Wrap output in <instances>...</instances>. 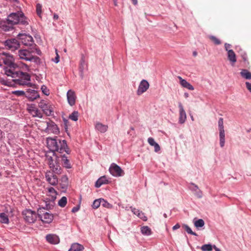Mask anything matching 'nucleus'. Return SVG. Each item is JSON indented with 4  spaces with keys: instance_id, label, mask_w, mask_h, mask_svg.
<instances>
[{
    "instance_id": "obj_1",
    "label": "nucleus",
    "mask_w": 251,
    "mask_h": 251,
    "mask_svg": "<svg viewBox=\"0 0 251 251\" xmlns=\"http://www.w3.org/2000/svg\"><path fill=\"white\" fill-rule=\"evenodd\" d=\"M28 24V19L23 12L20 11L11 13L8 16L6 21H1L0 28L4 31H9L13 29L15 25H27Z\"/></svg>"
},
{
    "instance_id": "obj_2",
    "label": "nucleus",
    "mask_w": 251,
    "mask_h": 251,
    "mask_svg": "<svg viewBox=\"0 0 251 251\" xmlns=\"http://www.w3.org/2000/svg\"><path fill=\"white\" fill-rule=\"evenodd\" d=\"M47 143L48 148L52 153L53 156L57 155L55 151H57L60 153L65 152L68 154H70L71 153V150L65 140L58 139L57 137L56 138L49 137L47 139Z\"/></svg>"
},
{
    "instance_id": "obj_3",
    "label": "nucleus",
    "mask_w": 251,
    "mask_h": 251,
    "mask_svg": "<svg viewBox=\"0 0 251 251\" xmlns=\"http://www.w3.org/2000/svg\"><path fill=\"white\" fill-rule=\"evenodd\" d=\"M51 171H48L46 173L45 177L46 180L52 186H55L57 184L58 180L57 176L55 174H61L62 173L61 167L58 164L57 159L53 164H50L49 166Z\"/></svg>"
},
{
    "instance_id": "obj_4",
    "label": "nucleus",
    "mask_w": 251,
    "mask_h": 251,
    "mask_svg": "<svg viewBox=\"0 0 251 251\" xmlns=\"http://www.w3.org/2000/svg\"><path fill=\"white\" fill-rule=\"evenodd\" d=\"M2 61V63L7 66L4 68L5 74L7 76H10L8 72L10 70L12 73L14 72L15 70L18 69V67L16 64L14 63V58L12 55L9 53L3 52L0 54V61Z\"/></svg>"
},
{
    "instance_id": "obj_5",
    "label": "nucleus",
    "mask_w": 251,
    "mask_h": 251,
    "mask_svg": "<svg viewBox=\"0 0 251 251\" xmlns=\"http://www.w3.org/2000/svg\"><path fill=\"white\" fill-rule=\"evenodd\" d=\"M37 215L42 222L46 224H50L53 219V215L46 211L45 207H39L37 210Z\"/></svg>"
},
{
    "instance_id": "obj_6",
    "label": "nucleus",
    "mask_w": 251,
    "mask_h": 251,
    "mask_svg": "<svg viewBox=\"0 0 251 251\" xmlns=\"http://www.w3.org/2000/svg\"><path fill=\"white\" fill-rule=\"evenodd\" d=\"M24 220L27 223L31 224L35 222L37 219V214L34 211L29 209H25L22 212Z\"/></svg>"
},
{
    "instance_id": "obj_7",
    "label": "nucleus",
    "mask_w": 251,
    "mask_h": 251,
    "mask_svg": "<svg viewBox=\"0 0 251 251\" xmlns=\"http://www.w3.org/2000/svg\"><path fill=\"white\" fill-rule=\"evenodd\" d=\"M3 45L6 49L12 51H15L20 47L19 42L15 38L7 39L4 42Z\"/></svg>"
},
{
    "instance_id": "obj_8",
    "label": "nucleus",
    "mask_w": 251,
    "mask_h": 251,
    "mask_svg": "<svg viewBox=\"0 0 251 251\" xmlns=\"http://www.w3.org/2000/svg\"><path fill=\"white\" fill-rule=\"evenodd\" d=\"M18 38L21 40L22 43L25 46H31L34 42L32 37L29 34L19 33L18 35Z\"/></svg>"
},
{
    "instance_id": "obj_9",
    "label": "nucleus",
    "mask_w": 251,
    "mask_h": 251,
    "mask_svg": "<svg viewBox=\"0 0 251 251\" xmlns=\"http://www.w3.org/2000/svg\"><path fill=\"white\" fill-rule=\"evenodd\" d=\"M109 171L110 173L114 176H120L124 175L123 171L121 168L114 163L110 166Z\"/></svg>"
},
{
    "instance_id": "obj_10",
    "label": "nucleus",
    "mask_w": 251,
    "mask_h": 251,
    "mask_svg": "<svg viewBox=\"0 0 251 251\" xmlns=\"http://www.w3.org/2000/svg\"><path fill=\"white\" fill-rule=\"evenodd\" d=\"M39 97V94L36 90L29 88L26 91L25 97L29 101H33Z\"/></svg>"
},
{
    "instance_id": "obj_11",
    "label": "nucleus",
    "mask_w": 251,
    "mask_h": 251,
    "mask_svg": "<svg viewBox=\"0 0 251 251\" xmlns=\"http://www.w3.org/2000/svg\"><path fill=\"white\" fill-rule=\"evenodd\" d=\"M39 107L41 108L45 114L48 116L52 115V110L51 107L44 100H41L39 103Z\"/></svg>"
},
{
    "instance_id": "obj_12",
    "label": "nucleus",
    "mask_w": 251,
    "mask_h": 251,
    "mask_svg": "<svg viewBox=\"0 0 251 251\" xmlns=\"http://www.w3.org/2000/svg\"><path fill=\"white\" fill-rule=\"evenodd\" d=\"M149 82L146 80L143 79L140 82L137 90V95L140 96L145 92L149 89Z\"/></svg>"
},
{
    "instance_id": "obj_13",
    "label": "nucleus",
    "mask_w": 251,
    "mask_h": 251,
    "mask_svg": "<svg viewBox=\"0 0 251 251\" xmlns=\"http://www.w3.org/2000/svg\"><path fill=\"white\" fill-rule=\"evenodd\" d=\"M30 77H31L30 75H26L25 77V79L24 80L23 79H21V78L17 77L14 78V79H13V80L15 82V83L20 85L31 86V83L30 82Z\"/></svg>"
},
{
    "instance_id": "obj_14",
    "label": "nucleus",
    "mask_w": 251,
    "mask_h": 251,
    "mask_svg": "<svg viewBox=\"0 0 251 251\" xmlns=\"http://www.w3.org/2000/svg\"><path fill=\"white\" fill-rule=\"evenodd\" d=\"M56 159L59 161V159L61 158V162L62 166L67 169H71L72 167L70 160L65 154L60 155L59 156L56 155Z\"/></svg>"
},
{
    "instance_id": "obj_15",
    "label": "nucleus",
    "mask_w": 251,
    "mask_h": 251,
    "mask_svg": "<svg viewBox=\"0 0 251 251\" xmlns=\"http://www.w3.org/2000/svg\"><path fill=\"white\" fill-rule=\"evenodd\" d=\"M12 71L10 70L8 72V74H10L9 76H11L12 78H17L19 77L21 79H23L24 80L25 78L26 75H30L29 74L27 73H24L20 71L19 69L15 70L14 72L12 73Z\"/></svg>"
},
{
    "instance_id": "obj_16",
    "label": "nucleus",
    "mask_w": 251,
    "mask_h": 251,
    "mask_svg": "<svg viewBox=\"0 0 251 251\" xmlns=\"http://www.w3.org/2000/svg\"><path fill=\"white\" fill-rule=\"evenodd\" d=\"M28 110L29 113L34 117H38L42 118L43 114L41 111L36 108L34 104H31L28 107Z\"/></svg>"
},
{
    "instance_id": "obj_17",
    "label": "nucleus",
    "mask_w": 251,
    "mask_h": 251,
    "mask_svg": "<svg viewBox=\"0 0 251 251\" xmlns=\"http://www.w3.org/2000/svg\"><path fill=\"white\" fill-rule=\"evenodd\" d=\"M18 55L21 59L30 61L32 54L27 50H21L18 51Z\"/></svg>"
},
{
    "instance_id": "obj_18",
    "label": "nucleus",
    "mask_w": 251,
    "mask_h": 251,
    "mask_svg": "<svg viewBox=\"0 0 251 251\" xmlns=\"http://www.w3.org/2000/svg\"><path fill=\"white\" fill-rule=\"evenodd\" d=\"M67 98L68 103L71 106H73L75 103L76 97L75 93L72 90H69L67 93Z\"/></svg>"
},
{
    "instance_id": "obj_19",
    "label": "nucleus",
    "mask_w": 251,
    "mask_h": 251,
    "mask_svg": "<svg viewBox=\"0 0 251 251\" xmlns=\"http://www.w3.org/2000/svg\"><path fill=\"white\" fill-rule=\"evenodd\" d=\"M178 107L179 112L178 122L180 124H183L186 121V114L183 108V105L180 102L178 103Z\"/></svg>"
},
{
    "instance_id": "obj_20",
    "label": "nucleus",
    "mask_w": 251,
    "mask_h": 251,
    "mask_svg": "<svg viewBox=\"0 0 251 251\" xmlns=\"http://www.w3.org/2000/svg\"><path fill=\"white\" fill-rule=\"evenodd\" d=\"M46 239L49 243L51 244H57L60 241L59 237L55 234H48L46 235Z\"/></svg>"
},
{
    "instance_id": "obj_21",
    "label": "nucleus",
    "mask_w": 251,
    "mask_h": 251,
    "mask_svg": "<svg viewBox=\"0 0 251 251\" xmlns=\"http://www.w3.org/2000/svg\"><path fill=\"white\" fill-rule=\"evenodd\" d=\"M108 126L100 122H97L95 124V129L100 133H105L108 129Z\"/></svg>"
},
{
    "instance_id": "obj_22",
    "label": "nucleus",
    "mask_w": 251,
    "mask_h": 251,
    "mask_svg": "<svg viewBox=\"0 0 251 251\" xmlns=\"http://www.w3.org/2000/svg\"><path fill=\"white\" fill-rule=\"evenodd\" d=\"M177 78L180 80V85L184 88H186L190 90H193L194 87L185 79H183L181 76H178Z\"/></svg>"
},
{
    "instance_id": "obj_23",
    "label": "nucleus",
    "mask_w": 251,
    "mask_h": 251,
    "mask_svg": "<svg viewBox=\"0 0 251 251\" xmlns=\"http://www.w3.org/2000/svg\"><path fill=\"white\" fill-rule=\"evenodd\" d=\"M47 128L54 133L58 134L59 132V129L57 126L54 123H47Z\"/></svg>"
},
{
    "instance_id": "obj_24",
    "label": "nucleus",
    "mask_w": 251,
    "mask_h": 251,
    "mask_svg": "<svg viewBox=\"0 0 251 251\" xmlns=\"http://www.w3.org/2000/svg\"><path fill=\"white\" fill-rule=\"evenodd\" d=\"M108 180L107 179L105 176H102L100 177L95 183V187L96 188L100 187L102 185L107 184Z\"/></svg>"
},
{
    "instance_id": "obj_25",
    "label": "nucleus",
    "mask_w": 251,
    "mask_h": 251,
    "mask_svg": "<svg viewBox=\"0 0 251 251\" xmlns=\"http://www.w3.org/2000/svg\"><path fill=\"white\" fill-rule=\"evenodd\" d=\"M227 58L232 65H233L237 61L236 54L232 50H228Z\"/></svg>"
},
{
    "instance_id": "obj_26",
    "label": "nucleus",
    "mask_w": 251,
    "mask_h": 251,
    "mask_svg": "<svg viewBox=\"0 0 251 251\" xmlns=\"http://www.w3.org/2000/svg\"><path fill=\"white\" fill-rule=\"evenodd\" d=\"M84 249L83 246L78 243H75L72 244L68 251H81Z\"/></svg>"
},
{
    "instance_id": "obj_27",
    "label": "nucleus",
    "mask_w": 251,
    "mask_h": 251,
    "mask_svg": "<svg viewBox=\"0 0 251 251\" xmlns=\"http://www.w3.org/2000/svg\"><path fill=\"white\" fill-rule=\"evenodd\" d=\"M220 145L221 147L223 148L225 146V132L224 129H219Z\"/></svg>"
},
{
    "instance_id": "obj_28",
    "label": "nucleus",
    "mask_w": 251,
    "mask_h": 251,
    "mask_svg": "<svg viewBox=\"0 0 251 251\" xmlns=\"http://www.w3.org/2000/svg\"><path fill=\"white\" fill-rule=\"evenodd\" d=\"M193 223L194 226L197 228L200 229L204 226V222L201 219H197L196 218L194 219Z\"/></svg>"
},
{
    "instance_id": "obj_29",
    "label": "nucleus",
    "mask_w": 251,
    "mask_h": 251,
    "mask_svg": "<svg viewBox=\"0 0 251 251\" xmlns=\"http://www.w3.org/2000/svg\"><path fill=\"white\" fill-rule=\"evenodd\" d=\"M0 223L4 224H8L9 223L8 216L4 212L0 213Z\"/></svg>"
},
{
    "instance_id": "obj_30",
    "label": "nucleus",
    "mask_w": 251,
    "mask_h": 251,
    "mask_svg": "<svg viewBox=\"0 0 251 251\" xmlns=\"http://www.w3.org/2000/svg\"><path fill=\"white\" fill-rule=\"evenodd\" d=\"M240 75L242 77L246 79H251V73L247 69H242Z\"/></svg>"
},
{
    "instance_id": "obj_31",
    "label": "nucleus",
    "mask_w": 251,
    "mask_h": 251,
    "mask_svg": "<svg viewBox=\"0 0 251 251\" xmlns=\"http://www.w3.org/2000/svg\"><path fill=\"white\" fill-rule=\"evenodd\" d=\"M141 232L144 235L149 236L151 234V230L149 226H143L141 228Z\"/></svg>"
},
{
    "instance_id": "obj_32",
    "label": "nucleus",
    "mask_w": 251,
    "mask_h": 251,
    "mask_svg": "<svg viewBox=\"0 0 251 251\" xmlns=\"http://www.w3.org/2000/svg\"><path fill=\"white\" fill-rule=\"evenodd\" d=\"M61 182L62 188H66L68 183V178L66 175L62 176L61 178Z\"/></svg>"
},
{
    "instance_id": "obj_33",
    "label": "nucleus",
    "mask_w": 251,
    "mask_h": 251,
    "mask_svg": "<svg viewBox=\"0 0 251 251\" xmlns=\"http://www.w3.org/2000/svg\"><path fill=\"white\" fill-rule=\"evenodd\" d=\"M85 61L83 58H82L80 62L79 70L80 73V76L81 78H83V71L84 70Z\"/></svg>"
},
{
    "instance_id": "obj_34",
    "label": "nucleus",
    "mask_w": 251,
    "mask_h": 251,
    "mask_svg": "<svg viewBox=\"0 0 251 251\" xmlns=\"http://www.w3.org/2000/svg\"><path fill=\"white\" fill-rule=\"evenodd\" d=\"M78 112L77 111H74L70 115L69 119L73 121H77L78 117Z\"/></svg>"
},
{
    "instance_id": "obj_35",
    "label": "nucleus",
    "mask_w": 251,
    "mask_h": 251,
    "mask_svg": "<svg viewBox=\"0 0 251 251\" xmlns=\"http://www.w3.org/2000/svg\"><path fill=\"white\" fill-rule=\"evenodd\" d=\"M182 227L185 229V231L188 234H191V235H194L196 236H198V234L196 232H193L191 228L187 225L183 224V225H182Z\"/></svg>"
},
{
    "instance_id": "obj_36",
    "label": "nucleus",
    "mask_w": 251,
    "mask_h": 251,
    "mask_svg": "<svg viewBox=\"0 0 251 251\" xmlns=\"http://www.w3.org/2000/svg\"><path fill=\"white\" fill-rule=\"evenodd\" d=\"M100 202L101 205L103 207L107 208H112L113 206L111 204L109 203L107 201L103 199H100Z\"/></svg>"
},
{
    "instance_id": "obj_37",
    "label": "nucleus",
    "mask_w": 251,
    "mask_h": 251,
    "mask_svg": "<svg viewBox=\"0 0 251 251\" xmlns=\"http://www.w3.org/2000/svg\"><path fill=\"white\" fill-rule=\"evenodd\" d=\"M67 202V199L66 197H62L61 199L58 201V204L61 207H64Z\"/></svg>"
},
{
    "instance_id": "obj_38",
    "label": "nucleus",
    "mask_w": 251,
    "mask_h": 251,
    "mask_svg": "<svg viewBox=\"0 0 251 251\" xmlns=\"http://www.w3.org/2000/svg\"><path fill=\"white\" fill-rule=\"evenodd\" d=\"M213 245L210 244H204L201 247V250L202 251H211L213 249Z\"/></svg>"
},
{
    "instance_id": "obj_39",
    "label": "nucleus",
    "mask_w": 251,
    "mask_h": 251,
    "mask_svg": "<svg viewBox=\"0 0 251 251\" xmlns=\"http://www.w3.org/2000/svg\"><path fill=\"white\" fill-rule=\"evenodd\" d=\"M30 61L33 62L37 65H39L41 63V59L39 57L34 56L32 55H31Z\"/></svg>"
},
{
    "instance_id": "obj_40",
    "label": "nucleus",
    "mask_w": 251,
    "mask_h": 251,
    "mask_svg": "<svg viewBox=\"0 0 251 251\" xmlns=\"http://www.w3.org/2000/svg\"><path fill=\"white\" fill-rule=\"evenodd\" d=\"M101 205L100 199L95 200L92 205L93 208L97 209Z\"/></svg>"
},
{
    "instance_id": "obj_41",
    "label": "nucleus",
    "mask_w": 251,
    "mask_h": 251,
    "mask_svg": "<svg viewBox=\"0 0 251 251\" xmlns=\"http://www.w3.org/2000/svg\"><path fill=\"white\" fill-rule=\"evenodd\" d=\"M41 90L42 93L46 96H49L50 95V90L46 85H42Z\"/></svg>"
},
{
    "instance_id": "obj_42",
    "label": "nucleus",
    "mask_w": 251,
    "mask_h": 251,
    "mask_svg": "<svg viewBox=\"0 0 251 251\" xmlns=\"http://www.w3.org/2000/svg\"><path fill=\"white\" fill-rule=\"evenodd\" d=\"M238 52L240 53L241 57L242 58L244 62L247 61L248 60V57L246 53L242 49H240V50L238 51Z\"/></svg>"
},
{
    "instance_id": "obj_43",
    "label": "nucleus",
    "mask_w": 251,
    "mask_h": 251,
    "mask_svg": "<svg viewBox=\"0 0 251 251\" xmlns=\"http://www.w3.org/2000/svg\"><path fill=\"white\" fill-rule=\"evenodd\" d=\"M25 93L26 91L25 92L23 90H16L13 92V94L14 95L17 96H25Z\"/></svg>"
},
{
    "instance_id": "obj_44",
    "label": "nucleus",
    "mask_w": 251,
    "mask_h": 251,
    "mask_svg": "<svg viewBox=\"0 0 251 251\" xmlns=\"http://www.w3.org/2000/svg\"><path fill=\"white\" fill-rule=\"evenodd\" d=\"M137 216L144 221H147L148 220L147 217L142 211H140V212L138 213Z\"/></svg>"
},
{
    "instance_id": "obj_45",
    "label": "nucleus",
    "mask_w": 251,
    "mask_h": 251,
    "mask_svg": "<svg viewBox=\"0 0 251 251\" xmlns=\"http://www.w3.org/2000/svg\"><path fill=\"white\" fill-rule=\"evenodd\" d=\"M36 13L39 16H41L42 13V5L40 3L36 4Z\"/></svg>"
},
{
    "instance_id": "obj_46",
    "label": "nucleus",
    "mask_w": 251,
    "mask_h": 251,
    "mask_svg": "<svg viewBox=\"0 0 251 251\" xmlns=\"http://www.w3.org/2000/svg\"><path fill=\"white\" fill-rule=\"evenodd\" d=\"M210 39H211L216 45H220L221 43L220 40L217 38L215 36H210Z\"/></svg>"
},
{
    "instance_id": "obj_47",
    "label": "nucleus",
    "mask_w": 251,
    "mask_h": 251,
    "mask_svg": "<svg viewBox=\"0 0 251 251\" xmlns=\"http://www.w3.org/2000/svg\"><path fill=\"white\" fill-rule=\"evenodd\" d=\"M218 127L219 129H224L223 119L220 118L218 121Z\"/></svg>"
},
{
    "instance_id": "obj_48",
    "label": "nucleus",
    "mask_w": 251,
    "mask_h": 251,
    "mask_svg": "<svg viewBox=\"0 0 251 251\" xmlns=\"http://www.w3.org/2000/svg\"><path fill=\"white\" fill-rule=\"evenodd\" d=\"M46 157L48 161V164L49 166H50V164L54 163V162H53V159L51 156H49V155L46 154Z\"/></svg>"
},
{
    "instance_id": "obj_49",
    "label": "nucleus",
    "mask_w": 251,
    "mask_h": 251,
    "mask_svg": "<svg viewBox=\"0 0 251 251\" xmlns=\"http://www.w3.org/2000/svg\"><path fill=\"white\" fill-rule=\"evenodd\" d=\"M152 146L154 148V151L156 152H158L160 150V147L158 143L156 142Z\"/></svg>"
},
{
    "instance_id": "obj_50",
    "label": "nucleus",
    "mask_w": 251,
    "mask_h": 251,
    "mask_svg": "<svg viewBox=\"0 0 251 251\" xmlns=\"http://www.w3.org/2000/svg\"><path fill=\"white\" fill-rule=\"evenodd\" d=\"M148 142L149 144L151 146L156 143L154 139L152 137H149L148 139Z\"/></svg>"
},
{
    "instance_id": "obj_51",
    "label": "nucleus",
    "mask_w": 251,
    "mask_h": 251,
    "mask_svg": "<svg viewBox=\"0 0 251 251\" xmlns=\"http://www.w3.org/2000/svg\"><path fill=\"white\" fill-rule=\"evenodd\" d=\"M130 209H131V211L133 212V213L135 215H136L137 216L138 213H139L140 212L139 210H138L134 207H133L132 206L130 207Z\"/></svg>"
},
{
    "instance_id": "obj_52",
    "label": "nucleus",
    "mask_w": 251,
    "mask_h": 251,
    "mask_svg": "<svg viewBox=\"0 0 251 251\" xmlns=\"http://www.w3.org/2000/svg\"><path fill=\"white\" fill-rule=\"evenodd\" d=\"M191 185L193 186V187L191 188L192 191H197L199 190L198 186L194 183H192Z\"/></svg>"
},
{
    "instance_id": "obj_53",
    "label": "nucleus",
    "mask_w": 251,
    "mask_h": 251,
    "mask_svg": "<svg viewBox=\"0 0 251 251\" xmlns=\"http://www.w3.org/2000/svg\"><path fill=\"white\" fill-rule=\"evenodd\" d=\"M80 209V205H78L74 207L72 209V212L75 213L77 211H78Z\"/></svg>"
},
{
    "instance_id": "obj_54",
    "label": "nucleus",
    "mask_w": 251,
    "mask_h": 251,
    "mask_svg": "<svg viewBox=\"0 0 251 251\" xmlns=\"http://www.w3.org/2000/svg\"><path fill=\"white\" fill-rule=\"evenodd\" d=\"M48 191H49V192H50V193L54 194L55 195H56V194H57L56 191H55L54 188H53V187H50V188H48Z\"/></svg>"
},
{
    "instance_id": "obj_55",
    "label": "nucleus",
    "mask_w": 251,
    "mask_h": 251,
    "mask_svg": "<svg viewBox=\"0 0 251 251\" xmlns=\"http://www.w3.org/2000/svg\"><path fill=\"white\" fill-rule=\"evenodd\" d=\"M245 84L247 89L251 93V83L246 82Z\"/></svg>"
},
{
    "instance_id": "obj_56",
    "label": "nucleus",
    "mask_w": 251,
    "mask_h": 251,
    "mask_svg": "<svg viewBox=\"0 0 251 251\" xmlns=\"http://www.w3.org/2000/svg\"><path fill=\"white\" fill-rule=\"evenodd\" d=\"M52 61L55 63H58L59 62V56L57 53H56V56L54 59H52Z\"/></svg>"
},
{
    "instance_id": "obj_57",
    "label": "nucleus",
    "mask_w": 251,
    "mask_h": 251,
    "mask_svg": "<svg viewBox=\"0 0 251 251\" xmlns=\"http://www.w3.org/2000/svg\"><path fill=\"white\" fill-rule=\"evenodd\" d=\"M46 209V211L48 210H49V209H51L52 207H53V205L52 204H50V203H46V207H44Z\"/></svg>"
},
{
    "instance_id": "obj_58",
    "label": "nucleus",
    "mask_w": 251,
    "mask_h": 251,
    "mask_svg": "<svg viewBox=\"0 0 251 251\" xmlns=\"http://www.w3.org/2000/svg\"><path fill=\"white\" fill-rule=\"evenodd\" d=\"M231 47V45L228 43L225 44V50L228 52V50H230L229 48Z\"/></svg>"
},
{
    "instance_id": "obj_59",
    "label": "nucleus",
    "mask_w": 251,
    "mask_h": 251,
    "mask_svg": "<svg viewBox=\"0 0 251 251\" xmlns=\"http://www.w3.org/2000/svg\"><path fill=\"white\" fill-rule=\"evenodd\" d=\"M180 227V225L179 224H176L174 226H173L172 228H173V230H176V229L179 228Z\"/></svg>"
},
{
    "instance_id": "obj_60",
    "label": "nucleus",
    "mask_w": 251,
    "mask_h": 251,
    "mask_svg": "<svg viewBox=\"0 0 251 251\" xmlns=\"http://www.w3.org/2000/svg\"><path fill=\"white\" fill-rule=\"evenodd\" d=\"M196 195L198 198H201L202 197V192L200 190H198Z\"/></svg>"
},
{
    "instance_id": "obj_61",
    "label": "nucleus",
    "mask_w": 251,
    "mask_h": 251,
    "mask_svg": "<svg viewBox=\"0 0 251 251\" xmlns=\"http://www.w3.org/2000/svg\"><path fill=\"white\" fill-rule=\"evenodd\" d=\"M59 18L58 15L56 13L53 14V19L54 20H57Z\"/></svg>"
},
{
    "instance_id": "obj_62",
    "label": "nucleus",
    "mask_w": 251,
    "mask_h": 251,
    "mask_svg": "<svg viewBox=\"0 0 251 251\" xmlns=\"http://www.w3.org/2000/svg\"><path fill=\"white\" fill-rule=\"evenodd\" d=\"M213 249L215 250V251H221V250L217 248L215 245H213Z\"/></svg>"
},
{
    "instance_id": "obj_63",
    "label": "nucleus",
    "mask_w": 251,
    "mask_h": 251,
    "mask_svg": "<svg viewBox=\"0 0 251 251\" xmlns=\"http://www.w3.org/2000/svg\"><path fill=\"white\" fill-rule=\"evenodd\" d=\"M132 3L134 5H136L138 4V0H131Z\"/></svg>"
},
{
    "instance_id": "obj_64",
    "label": "nucleus",
    "mask_w": 251,
    "mask_h": 251,
    "mask_svg": "<svg viewBox=\"0 0 251 251\" xmlns=\"http://www.w3.org/2000/svg\"><path fill=\"white\" fill-rule=\"evenodd\" d=\"M185 98H187L189 97V94L188 93H185L184 94Z\"/></svg>"
}]
</instances>
